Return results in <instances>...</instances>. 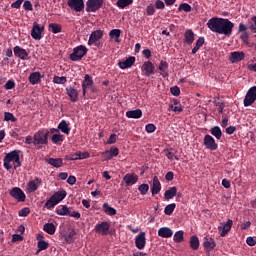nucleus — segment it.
<instances>
[{
	"instance_id": "1",
	"label": "nucleus",
	"mask_w": 256,
	"mask_h": 256,
	"mask_svg": "<svg viewBox=\"0 0 256 256\" xmlns=\"http://www.w3.org/2000/svg\"><path fill=\"white\" fill-rule=\"evenodd\" d=\"M207 27L210 31H213V33L231 37V35H233V28L235 27V24L226 18L213 17L208 20Z\"/></svg>"
},
{
	"instance_id": "2",
	"label": "nucleus",
	"mask_w": 256,
	"mask_h": 256,
	"mask_svg": "<svg viewBox=\"0 0 256 256\" xmlns=\"http://www.w3.org/2000/svg\"><path fill=\"white\" fill-rule=\"evenodd\" d=\"M19 153H21V151L14 150L5 155L3 159V165L7 171H10V169H18V167H21V157Z\"/></svg>"
},
{
	"instance_id": "3",
	"label": "nucleus",
	"mask_w": 256,
	"mask_h": 256,
	"mask_svg": "<svg viewBox=\"0 0 256 256\" xmlns=\"http://www.w3.org/2000/svg\"><path fill=\"white\" fill-rule=\"evenodd\" d=\"M49 141V131L39 130L33 136V145L36 149H41L43 145H47Z\"/></svg>"
},
{
	"instance_id": "4",
	"label": "nucleus",
	"mask_w": 256,
	"mask_h": 256,
	"mask_svg": "<svg viewBox=\"0 0 256 256\" xmlns=\"http://www.w3.org/2000/svg\"><path fill=\"white\" fill-rule=\"evenodd\" d=\"M86 55L87 47L80 45L73 49V53L70 54V59L71 61H81Z\"/></svg>"
},
{
	"instance_id": "5",
	"label": "nucleus",
	"mask_w": 256,
	"mask_h": 256,
	"mask_svg": "<svg viewBox=\"0 0 256 256\" xmlns=\"http://www.w3.org/2000/svg\"><path fill=\"white\" fill-rule=\"evenodd\" d=\"M256 101V86L249 88L243 100L244 107H251Z\"/></svg>"
},
{
	"instance_id": "6",
	"label": "nucleus",
	"mask_w": 256,
	"mask_h": 256,
	"mask_svg": "<svg viewBox=\"0 0 256 256\" xmlns=\"http://www.w3.org/2000/svg\"><path fill=\"white\" fill-rule=\"evenodd\" d=\"M104 0H88L86 3V11L87 13H95V11H99L101 7H103Z\"/></svg>"
},
{
	"instance_id": "7",
	"label": "nucleus",
	"mask_w": 256,
	"mask_h": 256,
	"mask_svg": "<svg viewBox=\"0 0 256 256\" xmlns=\"http://www.w3.org/2000/svg\"><path fill=\"white\" fill-rule=\"evenodd\" d=\"M45 31V27L41 26L37 23H34L31 30V37L35 39V41H41L43 39V32Z\"/></svg>"
},
{
	"instance_id": "8",
	"label": "nucleus",
	"mask_w": 256,
	"mask_h": 256,
	"mask_svg": "<svg viewBox=\"0 0 256 256\" xmlns=\"http://www.w3.org/2000/svg\"><path fill=\"white\" fill-rule=\"evenodd\" d=\"M10 195L20 203H23L26 199L25 192H23L19 187L12 188L10 190Z\"/></svg>"
},
{
	"instance_id": "9",
	"label": "nucleus",
	"mask_w": 256,
	"mask_h": 256,
	"mask_svg": "<svg viewBox=\"0 0 256 256\" xmlns=\"http://www.w3.org/2000/svg\"><path fill=\"white\" fill-rule=\"evenodd\" d=\"M109 229H111V224L109 222H102L96 224L94 231L99 235H109Z\"/></svg>"
},
{
	"instance_id": "10",
	"label": "nucleus",
	"mask_w": 256,
	"mask_h": 256,
	"mask_svg": "<svg viewBox=\"0 0 256 256\" xmlns=\"http://www.w3.org/2000/svg\"><path fill=\"white\" fill-rule=\"evenodd\" d=\"M204 147L210 149V151H216L219 145L215 142V139L211 135L204 136Z\"/></svg>"
},
{
	"instance_id": "11",
	"label": "nucleus",
	"mask_w": 256,
	"mask_h": 256,
	"mask_svg": "<svg viewBox=\"0 0 256 256\" xmlns=\"http://www.w3.org/2000/svg\"><path fill=\"white\" fill-rule=\"evenodd\" d=\"M135 245L136 248L140 251L145 249V246L147 245V238L145 237V232H140L136 238H135Z\"/></svg>"
},
{
	"instance_id": "12",
	"label": "nucleus",
	"mask_w": 256,
	"mask_h": 256,
	"mask_svg": "<svg viewBox=\"0 0 256 256\" xmlns=\"http://www.w3.org/2000/svg\"><path fill=\"white\" fill-rule=\"evenodd\" d=\"M68 7L80 13V11L85 9V3H83V0H68Z\"/></svg>"
},
{
	"instance_id": "13",
	"label": "nucleus",
	"mask_w": 256,
	"mask_h": 256,
	"mask_svg": "<svg viewBox=\"0 0 256 256\" xmlns=\"http://www.w3.org/2000/svg\"><path fill=\"white\" fill-rule=\"evenodd\" d=\"M203 247H204L206 253H211V251H213V249H215V247H217V244L215 243V239H213L209 236H206L204 238Z\"/></svg>"
},
{
	"instance_id": "14",
	"label": "nucleus",
	"mask_w": 256,
	"mask_h": 256,
	"mask_svg": "<svg viewBox=\"0 0 256 256\" xmlns=\"http://www.w3.org/2000/svg\"><path fill=\"white\" fill-rule=\"evenodd\" d=\"M13 51L15 57H18V59H21L22 61H27V59H29V53L27 50L21 48L20 46H15Z\"/></svg>"
},
{
	"instance_id": "15",
	"label": "nucleus",
	"mask_w": 256,
	"mask_h": 256,
	"mask_svg": "<svg viewBox=\"0 0 256 256\" xmlns=\"http://www.w3.org/2000/svg\"><path fill=\"white\" fill-rule=\"evenodd\" d=\"M141 71L142 73H144V75H146V77H150V75H153V73H155V66L153 65V62H144Z\"/></svg>"
},
{
	"instance_id": "16",
	"label": "nucleus",
	"mask_w": 256,
	"mask_h": 256,
	"mask_svg": "<svg viewBox=\"0 0 256 256\" xmlns=\"http://www.w3.org/2000/svg\"><path fill=\"white\" fill-rule=\"evenodd\" d=\"M41 179L35 178L34 180H30L27 184V191L28 193H35L39 187H41Z\"/></svg>"
},
{
	"instance_id": "17",
	"label": "nucleus",
	"mask_w": 256,
	"mask_h": 256,
	"mask_svg": "<svg viewBox=\"0 0 256 256\" xmlns=\"http://www.w3.org/2000/svg\"><path fill=\"white\" fill-rule=\"evenodd\" d=\"M233 227V220L228 219L226 223H222L221 226L218 227L219 231H221V237H225L227 233L231 231Z\"/></svg>"
},
{
	"instance_id": "18",
	"label": "nucleus",
	"mask_w": 256,
	"mask_h": 256,
	"mask_svg": "<svg viewBox=\"0 0 256 256\" xmlns=\"http://www.w3.org/2000/svg\"><path fill=\"white\" fill-rule=\"evenodd\" d=\"M123 181L126 183L127 187H131V185H135V183L139 181V176L135 173H128L123 177Z\"/></svg>"
},
{
	"instance_id": "19",
	"label": "nucleus",
	"mask_w": 256,
	"mask_h": 256,
	"mask_svg": "<svg viewBox=\"0 0 256 256\" xmlns=\"http://www.w3.org/2000/svg\"><path fill=\"white\" fill-rule=\"evenodd\" d=\"M66 94L68 95L72 103H77V101H79V92L74 87H67Z\"/></svg>"
},
{
	"instance_id": "20",
	"label": "nucleus",
	"mask_w": 256,
	"mask_h": 256,
	"mask_svg": "<svg viewBox=\"0 0 256 256\" xmlns=\"http://www.w3.org/2000/svg\"><path fill=\"white\" fill-rule=\"evenodd\" d=\"M243 59H245V52L234 51L230 53V63H239V61H243Z\"/></svg>"
},
{
	"instance_id": "21",
	"label": "nucleus",
	"mask_w": 256,
	"mask_h": 256,
	"mask_svg": "<svg viewBox=\"0 0 256 256\" xmlns=\"http://www.w3.org/2000/svg\"><path fill=\"white\" fill-rule=\"evenodd\" d=\"M102 38H103V31L101 30L93 31L89 37L88 45L90 46L95 45V43H97V41H99Z\"/></svg>"
},
{
	"instance_id": "22",
	"label": "nucleus",
	"mask_w": 256,
	"mask_h": 256,
	"mask_svg": "<svg viewBox=\"0 0 256 256\" xmlns=\"http://www.w3.org/2000/svg\"><path fill=\"white\" fill-rule=\"evenodd\" d=\"M151 193H152L153 197H155V195H159V193H161V182L159 181V178L157 176L153 177Z\"/></svg>"
},
{
	"instance_id": "23",
	"label": "nucleus",
	"mask_w": 256,
	"mask_h": 256,
	"mask_svg": "<svg viewBox=\"0 0 256 256\" xmlns=\"http://www.w3.org/2000/svg\"><path fill=\"white\" fill-rule=\"evenodd\" d=\"M133 65H135V56H130L126 60L118 63V67H120V69H129L133 67Z\"/></svg>"
},
{
	"instance_id": "24",
	"label": "nucleus",
	"mask_w": 256,
	"mask_h": 256,
	"mask_svg": "<svg viewBox=\"0 0 256 256\" xmlns=\"http://www.w3.org/2000/svg\"><path fill=\"white\" fill-rule=\"evenodd\" d=\"M119 155V149L117 147H111L109 150L103 152V157L109 161L113 159V157H117Z\"/></svg>"
},
{
	"instance_id": "25",
	"label": "nucleus",
	"mask_w": 256,
	"mask_h": 256,
	"mask_svg": "<svg viewBox=\"0 0 256 256\" xmlns=\"http://www.w3.org/2000/svg\"><path fill=\"white\" fill-rule=\"evenodd\" d=\"M158 236L163 239H169L170 237H173V230L169 227H162L158 230Z\"/></svg>"
},
{
	"instance_id": "26",
	"label": "nucleus",
	"mask_w": 256,
	"mask_h": 256,
	"mask_svg": "<svg viewBox=\"0 0 256 256\" xmlns=\"http://www.w3.org/2000/svg\"><path fill=\"white\" fill-rule=\"evenodd\" d=\"M90 87H93V78L86 74L82 83L83 95L87 93V89H90Z\"/></svg>"
},
{
	"instance_id": "27",
	"label": "nucleus",
	"mask_w": 256,
	"mask_h": 256,
	"mask_svg": "<svg viewBox=\"0 0 256 256\" xmlns=\"http://www.w3.org/2000/svg\"><path fill=\"white\" fill-rule=\"evenodd\" d=\"M195 41V33H193V30L188 29L184 33V43H187V45H193V42Z\"/></svg>"
},
{
	"instance_id": "28",
	"label": "nucleus",
	"mask_w": 256,
	"mask_h": 256,
	"mask_svg": "<svg viewBox=\"0 0 256 256\" xmlns=\"http://www.w3.org/2000/svg\"><path fill=\"white\" fill-rule=\"evenodd\" d=\"M128 119H141L143 117V111L141 109L129 110L126 112Z\"/></svg>"
},
{
	"instance_id": "29",
	"label": "nucleus",
	"mask_w": 256,
	"mask_h": 256,
	"mask_svg": "<svg viewBox=\"0 0 256 256\" xmlns=\"http://www.w3.org/2000/svg\"><path fill=\"white\" fill-rule=\"evenodd\" d=\"M158 69L160 71V75H162V77H169V72H168V69H169V64L165 61H161L159 66H158Z\"/></svg>"
},
{
	"instance_id": "30",
	"label": "nucleus",
	"mask_w": 256,
	"mask_h": 256,
	"mask_svg": "<svg viewBox=\"0 0 256 256\" xmlns=\"http://www.w3.org/2000/svg\"><path fill=\"white\" fill-rule=\"evenodd\" d=\"M65 197H67V192L65 190L63 191H58L55 192L51 198L57 203H61V201H63V199H65Z\"/></svg>"
},
{
	"instance_id": "31",
	"label": "nucleus",
	"mask_w": 256,
	"mask_h": 256,
	"mask_svg": "<svg viewBox=\"0 0 256 256\" xmlns=\"http://www.w3.org/2000/svg\"><path fill=\"white\" fill-rule=\"evenodd\" d=\"M176 195H177V187L173 186L165 191L164 199H166V201H170V199H173V197H175Z\"/></svg>"
},
{
	"instance_id": "32",
	"label": "nucleus",
	"mask_w": 256,
	"mask_h": 256,
	"mask_svg": "<svg viewBox=\"0 0 256 256\" xmlns=\"http://www.w3.org/2000/svg\"><path fill=\"white\" fill-rule=\"evenodd\" d=\"M58 131H61L65 135H69L71 133V128L69 127V124L67 121L62 120L58 125Z\"/></svg>"
},
{
	"instance_id": "33",
	"label": "nucleus",
	"mask_w": 256,
	"mask_h": 256,
	"mask_svg": "<svg viewBox=\"0 0 256 256\" xmlns=\"http://www.w3.org/2000/svg\"><path fill=\"white\" fill-rule=\"evenodd\" d=\"M41 73L40 72H33L29 76V81L32 85H37L39 81H41Z\"/></svg>"
},
{
	"instance_id": "34",
	"label": "nucleus",
	"mask_w": 256,
	"mask_h": 256,
	"mask_svg": "<svg viewBox=\"0 0 256 256\" xmlns=\"http://www.w3.org/2000/svg\"><path fill=\"white\" fill-rule=\"evenodd\" d=\"M110 39H115L116 43H120L121 40L119 38L121 37V30L120 29H113L109 33Z\"/></svg>"
},
{
	"instance_id": "35",
	"label": "nucleus",
	"mask_w": 256,
	"mask_h": 256,
	"mask_svg": "<svg viewBox=\"0 0 256 256\" xmlns=\"http://www.w3.org/2000/svg\"><path fill=\"white\" fill-rule=\"evenodd\" d=\"M43 231L48 233V235H55V231H56L55 224H53V223L44 224Z\"/></svg>"
},
{
	"instance_id": "36",
	"label": "nucleus",
	"mask_w": 256,
	"mask_h": 256,
	"mask_svg": "<svg viewBox=\"0 0 256 256\" xmlns=\"http://www.w3.org/2000/svg\"><path fill=\"white\" fill-rule=\"evenodd\" d=\"M49 165H52V167H62L63 166V159L61 158H50L48 159Z\"/></svg>"
},
{
	"instance_id": "37",
	"label": "nucleus",
	"mask_w": 256,
	"mask_h": 256,
	"mask_svg": "<svg viewBox=\"0 0 256 256\" xmlns=\"http://www.w3.org/2000/svg\"><path fill=\"white\" fill-rule=\"evenodd\" d=\"M205 44V38L204 37H199V39L196 41L195 47L192 49V55H195L203 47Z\"/></svg>"
},
{
	"instance_id": "38",
	"label": "nucleus",
	"mask_w": 256,
	"mask_h": 256,
	"mask_svg": "<svg viewBox=\"0 0 256 256\" xmlns=\"http://www.w3.org/2000/svg\"><path fill=\"white\" fill-rule=\"evenodd\" d=\"M190 247L191 249H193V251H197V249H199V237L191 236Z\"/></svg>"
},
{
	"instance_id": "39",
	"label": "nucleus",
	"mask_w": 256,
	"mask_h": 256,
	"mask_svg": "<svg viewBox=\"0 0 256 256\" xmlns=\"http://www.w3.org/2000/svg\"><path fill=\"white\" fill-rule=\"evenodd\" d=\"M133 4V0H117L116 5L119 9H125V7H129V5Z\"/></svg>"
},
{
	"instance_id": "40",
	"label": "nucleus",
	"mask_w": 256,
	"mask_h": 256,
	"mask_svg": "<svg viewBox=\"0 0 256 256\" xmlns=\"http://www.w3.org/2000/svg\"><path fill=\"white\" fill-rule=\"evenodd\" d=\"M211 135L219 140L223 136V132L219 126H215L211 129Z\"/></svg>"
},
{
	"instance_id": "41",
	"label": "nucleus",
	"mask_w": 256,
	"mask_h": 256,
	"mask_svg": "<svg viewBox=\"0 0 256 256\" xmlns=\"http://www.w3.org/2000/svg\"><path fill=\"white\" fill-rule=\"evenodd\" d=\"M103 209L106 215H117V210L115 208L109 206L108 203L103 204Z\"/></svg>"
},
{
	"instance_id": "42",
	"label": "nucleus",
	"mask_w": 256,
	"mask_h": 256,
	"mask_svg": "<svg viewBox=\"0 0 256 256\" xmlns=\"http://www.w3.org/2000/svg\"><path fill=\"white\" fill-rule=\"evenodd\" d=\"M173 240L175 243H183L184 241V232L183 231H177L175 232L173 236Z\"/></svg>"
},
{
	"instance_id": "43",
	"label": "nucleus",
	"mask_w": 256,
	"mask_h": 256,
	"mask_svg": "<svg viewBox=\"0 0 256 256\" xmlns=\"http://www.w3.org/2000/svg\"><path fill=\"white\" fill-rule=\"evenodd\" d=\"M37 247H38L37 253H41V251H45V249H49V243H47L45 240H39Z\"/></svg>"
},
{
	"instance_id": "44",
	"label": "nucleus",
	"mask_w": 256,
	"mask_h": 256,
	"mask_svg": "<svg viewBox=\"0 0 256 256\" xmlns=\"http://www.w3.org/2000/svg\"><path fill=\"white\" fill-rule=\"evenodd\" d=\"M163 153L166 155V157H167V159H169V161H173L174 159L176 161H179V157H177L175 154H173V152H171V150L164 149Z\"/></svg>"
},
{
	"instance_id": "45",
	"label": "nucleus",
	"mask_w": 256,
	"mask_h": 256,
	"mask_svg": "<svg viewBox=\"0 0 256 256\" xmlns=\"http://www.w3.org/2000/svg\"><path fill=\"white\" fill-rule=\"evenodd\" d=\"M177 207V204L172 203V204H168L165 209H164V213L165 215H172L173 212L175 211V208Z\"/></svg>"
},
{
	"instance_id": "46",
	"label": "nucleus",
	"mask_w": 256,
	"mask_h": 256,
	"mask_svg": "<svg viewBox=\"0 0 256 256\" xmlns=\"http://www.w3.org/2000/svg\"><path fill=\"white\" fill-rule=\"evenodd\" d=\"M53 83H56V85H65L67 83V77L65 76H54Z\"/></svg>"
},
{
	"instance_id": "47",
	"label": "nucleus",
	"mask_w": 256,
	"mask_h": 256,
	"mask_svg": "<svg viewBox=\"0 0 256 256\" xmlns=\"http://www.w3.org/2000/svg\"><path fill=\"white\" fill-rule=\"evenodd\" d=\"M175 105L174 106L173 104H170L169 105V111H174V113H181L183 112V107L181 106V104H177V102H175Z\"/></svg>"
},
{
	"instance_id": "48",
	"label": "nucleus",
	"mask_w": 256,
	"mask_h": 256,
	"mask_svg": "<svg viewBox=\"0 0 256 256\" xmlns=\"http://www.w3.org/2000/svg\"><path fill=\"white\" fill-rule=\"evenodd\" d=\"M49 29H51L52 33H61V25L59 24L51 23L49 24Z\"/></svg>"
},
{
	"instance_id": "49",
	"label": "nucleus",
	"mask_w": 256,
	"mask_h": 256,
	"mask_svg": "<svg viewBox=\"0 0 256 256\" xmlns=\"http://www.w3.org/2000/svg\"><path fill=\"white\" fill-rule=\"evenodd\" d=\"M4 120L5 121H11L12 123H15L17 121V118L13 115L11 112H5L4 113Z\"/></svg>"
},
{
	"instance_id": "50",
	"label": "nucleus",
	"mask_w": 256,
	"mask_h": 256,
	"mask_svg": "<svg viewBox=\"0 0 256 256\" xmlns=\"http://www.w3.org/2000/svg\"><path fill=\"white\" fill-rule=\"evenodd\" d=\"M75 235H77L75 230H70L65 236V241H67L68 243H73V237H75Z\"/></svg>"
},
{
	"instance_id": "51",
	"label": "nucleus",
	"mask_w": 256,
	"mask_h": 256,
	"mask_svg": "<svg viewBox=\"0 0 256 256\" xmlns=\"http://www.w3.org/2000/svg\"><path fill=\"white\" fill-rule=\"evenodd\" d=\"M138 191H140L141 195H147V193H149V185L148 184H141L138 187Z\"/></svg>"
},
{
	"instance_id": "52",
	"label": "nucleus",
	"mask_w": 256,
	"mask_h": 256,
	"mask_svg": "<svg viewBox=\"0 0 256 256\" xmlns=\"http://www.w3.org/2000/svg\"><path fill=\"white\" fill-rule=\"evenodd\" d=\"M57 215H68L69 208L67 206H62L61 208L56 209Z\"/></svg>"
},
{
	"instance_id": "53",
	"label": "nucleus",
	"mask_w": 256,
	"mask_h": 256,
	"mask_svg": "<svg viewBox=\"0 0 256 256\" xmlns=\"http://www.w3.org/2000/svg\"><path fill=\"white\" fill-rule=\"evenodd\" d=\"M178 11H185L186 13H189L191 11V5L187 3L180 4Z\"/></svg>"
},
{
	"instance_id": "54",
	"label": "nucleus",
	"mask_w": 256,
	"mask_h": 256,
	"mask_svg": "<svg viewBox=\"0 0 256 256\" xmlns=\"http://www.w3.org/2000/svg\"><path fill=\"white\" fill-rule=\"evenodd\" d=\"M61 141H63V135L61 134H53L52 135V142L57 144V143H61Z\"/></svg>"
},
{
	"instance_id": "55",
	"label": "nucleus",
	"mask_w": 256,
	"mask_h": 256,
	"mask_svg": "<svg viewBox=\"0 0 256 256\" xmlns=\"http://www.w3.org/2000/svg\"><path fill=\"white\" fill-rule=\"evenodd\" d=\"M55 205H58L52 197H50L49 200L46 201L45 203V207L48 208V209H53L55 207Z\"/></svg>"
},
{
	"instance_id": "56",
	"label": "nucleus",
	"mask_w": 256,
	"mask_h": 256,
	"mask_svg": "<svg viewBox=\"0 0 256 256\" xmlns=\"http://www.w3.org/2000/svg\"><path fill=\"white\" fill-rule=\"evenodd\" d=\"M240 39L243 41L245 45H249V33L242 32L240 35Z\"/></svg>"
},
{
	"instance_id": "57",
	"label": "nucleus",
	"mask_w": 256,
	"mask_h": 256,
	"mask_svg": "<svg viewBox=\"0 0 256 256\" xmlns=\"http://www.w3.org/2000/svg\"><path fill=\"white\" fill-rule=\"evenodd\" d=\"M23 8L25 11H32L33 10V4L31 3V1L26 0L23 3Z\"/></svg>"
},
{
	"instance_id": "58",
	"label": "nucleus",
	"mask_w": 256,
	"mask_h": 256,
	"mask_svg": "<svg viewBox=\"0 0 256 256\" xmlns=\"http://www.w3.org/2000/svg\"><path fill=\"white\" fill-rule=\"evenodd\" d=\"M156 129L157 127L155 126V124H147L145 126L146 133H155Z\"/></svg>"
},
{
	"instance_id": "59",
	"label": "nucleus",
	"mask_w": 256,
	"mask_h": 256,
	"mask_svg": "<svg viewBox=\"0 0 256 256\" xmlns=\"http://www.w3.org/2000/svg\"><path fill=\"white\" fill-rule=\"evenodd\" d=\"M14 88H15V81H13V80H8L6 82V84L4 85V89H6V90H11Z\"/></svg>"
},
{
	"instance_id": "60",
	"label": "nucleus",
	"mask_w": 256,
	"mask_h": 256,
	"mask_svg": "<svg viewBox=\"0 0 256 256\" xmlns=\"http://www.w3.org/2000/svg\"><path fill=\"white\" fill-rule=\"evenodd\" d=\"M170 93H172L174 95V97H178V95L181 94V89H179V86H173L170 89Z\"/></svg>"
},
{
	"instance_id": "61",
	"label": "nucleus",
	"mask_w": 256,
	"mask_h": 256,
	"mask_svg": "<svg viewBox=\"0 0 256 256\" xmlns=\"http://www.w3.org/2000/svg\"><path fill=\"white\" fill-rule=\"evenodd\" d=\"M147 15H155V6L153 4H149L146 8Z\"/></svg>"
},
{
	"instance_id": "62",
	"label": "nucleus",
	"mask_w": 256,
	"mask_h": 256,
	"mask_svg": "<svg viewBox=\"0 0 256 256\" xmlns=\"http://www.w3.org/2000/svg\"><path fill=\"white\" fill-rule=\"evenodd\" d=\"M31 213V210L29 208L25 207L19 211V216L20 217H27Z\"/></svg>"
},
{
	"instance_id": "63",
	"label": "nucleus",
	"mask_w": 256,
	"mask_h": 256,
	"mask_svg": "<svg viewBox=\"0 0 256 256\" xmlns=\"http://www.w3.org/2000/svg\"><path fill=\"white\" fill-rule=\"evenodd\" d=\"M246 243H247V245H249V247L256 246V240L253 239V237H251V236L246 239Z\"/></svg>"
},
{
	"instance_id": "64",
	"label": "nucleus",
	"mask_w": 256,
	"mask_h": 256,
	"mask_svg": "<svg viewBox=\"0 0 256 256\" xmlns=\"http://www.w3.org/2000/svg\"><path fill=\"white\" fill-rule=\"evenodd\" d=\"M17 241H23V236H21V234L12 235V242L17 243Z\"/></svg>"
}]
</instances>
